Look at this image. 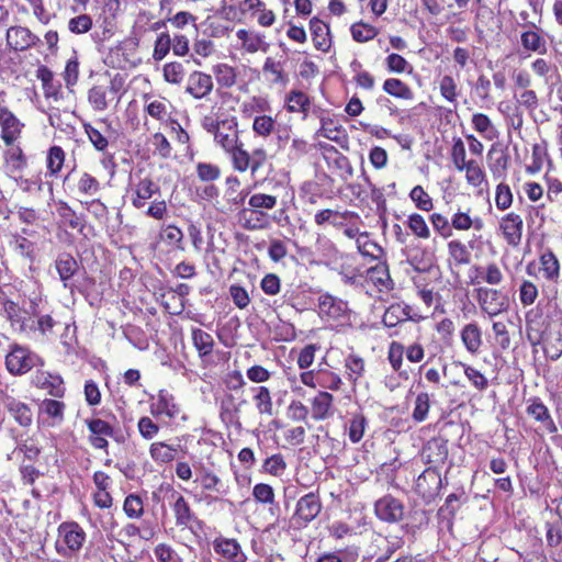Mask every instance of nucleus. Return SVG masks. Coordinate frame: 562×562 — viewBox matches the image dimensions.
Segmentation results:
<instances>
[{"label":"nucleus","mask_w":562,"mask_h":562,"mask_svg":"<svg viewBox=\"0 0 562 562\" xmlns=\"http://www.w3.org/2000/svg\"><path fill=\"white\" fill-rule=\"evenodd\" d=\"M475 299L481 312L490 318L508 312L510 306L508 295L495 288L480 286L475 289Z\"/></svg>","instance_id":"nucleus-1"},{"label":"nucleus","mask_w":562,"mask_h":562,"mask_svg":"<svg viewBox=\"0 0 562 562\" xmlns=\"http://www.w3.org/2000/svg\"><path fill=\"white\" fill-rule=\"evenodd\" d=\"M86 541V532L77 522H63L58 527L56 549L63 555L80 550Z\"/></svg>","instance_id":"nucleus-2"},{"label":"nucleus","mask_w":562,"mask_h":562,"mask_svg":"<svg viewBox=\"0 0 562 562\" xmlns=\"http://www.w3.org/2000/svg\"><path fill=\"white\" fill-rule=\"evenodd\" d=\"M159 190V186L151 178L135 175L131 177L127 195L134 207L142 209Z\"/></svg>","instance_id":"nucleus-3"},{"label":"nucleus","mask_w":562,"mask_h":562,"mask_svg":"<svg viewBox=\"0 0 562 562\" xmlns=\"http://www.w3.org/2000/svg\"><path fill=\"white\" fill-rule=\"evenodd\" d=\"M526 273L548 282H557L560 278V262L551 250H547L541 254L538 262L531 261L526 266Z\"/></svg>","instance_id":"nucleus-4"},{"label":"nucleus","mask_w":562,"mask_h":562,"mask_svg":"<svg viewBox=\"0 0 562 562\" xmlns=\"http://www.w3.org/2000/svg\"><path fill=\"white\" fill-rule=\"evenodd\" d=\"M35 364L32 352L20 346L14 345L5 357V367L13 375H22L29 372Z\"/></svg>","instance_id":"nucleus-5"},{"label":"nucleus","mask_w":562,"mask_h":562,"mask_svg":"<svg viewBox=\"0 0 562 562\" xmlns=\"http://www.w3.org/2000/svg\"><path fill=\"white\" fill-rule=\"evenodd\" d=\"M322 510V502L315 493L302 496L295 506L293 519L300 526H306L314 520Z\"/></svg>","instance_id":"nucleus-6"},{"label":"nucleus","mask_w":562,"mask_h":562,"mask_svg":"<svg viewBox=\"0 0 562 562\" xmlns=\"http://www.w3.org/2000/svg\"><path fill=\"white\" fill-rule=\"evenodd\" d=\"M318 313L327 321L344 322L347 319L348 305L338 297L323 294L318 299Z\"/></svg>","instance_id":"nucleus-7"},{"label":"nucleus","mask_w":562,"mask_h":562,"mask_svg":"<svg viewBox=\"0 0 562 562\" xmlns=\"http://www.w3.org/2000/svg\"><path fill=\"white\" fill-rule=\"evenodd\" d=\"M214 89L213 77L210 74L193 70L187 80L186 92L195 100L207 99Z\"/></svg>","instance_id":"nucleus-8"},{"label":"nucleus","mask_w":562,"mask_h":562,"mask_svg":"<svg viewBox=\"0 0 562 562\" xmlns=\"http://www.w3.org/2000/svg\"><path fill=\"white\" fill-rule=\"evenodd\" d=\"M213 137L216 145L222 147L224 151L233 149L235 145L240 143L237 119L235 116L223 119Z\"/></svg>","instance_id":"nucleus-9"},{"label":"nucleus","mask_w":562,"mask_h":562,"mask_svg":"<svg viewBox=\"0 0 562 562\" xmlns=\"http://www.w3.org/2000/svg\"><path fill=\"white\" fill-rule=\"evenodd\" d=\"M499 231L509 246H518L522 238V217L515 212L505 214L499 221Z\"/></svg>","instance_id":"nucleus-10"},{"label":"nucleus","mask_w":562,"mask_h":562,"mask_svg":"<svg viewBox=\"0 0 562 562\" xmlns=\"http://www.w3.org/2000/svg\"><path fill=\"white\" fill-rule=\"evenodd\" d=\"M15 457L21 461L20 471L22 479L27 484H33L35 481V443L34 441L26 440L15 452Z\"/></svg>","instance_id":"nucleus-11"},{"label":"nucleus","mask_w":562,"mask_h":562,"mask_svg":"<svg viewBox=\"0 0 562 562\" xmlns=\"http://www.w3.org/2000/svg\"><path fill=\"white\" fill-rule=\"evenodd\" d=\"M520 45L526 52L544 55L548 50L543 31L531 24L520 33Z\"/></svg>","instance_id":"nucleus-12"},{"label":"nucleus","mask_w":562,"mask_h":562,"mask_svg":"<svg viewBox=\"0 0 562 562\" xmlns=\"http://www.w3.org/2000/svg\"><path fill=\"white\" fill-rule=\"evenodd\" d=\"M214 551L226 562H246L247 555L237 540L218 537L213 541Z\"/></svg>","instance_id":"nucleus-13"},{"label":"nucleus","mask_w":562,"mask_h":562,"mask_svg":"<svg viewBox=\"0 0 562 562\" xmlns=\"http://www.w3.org/2000/svg\"><path fill=\"white\" fill-rule=\"evenodd\" d=\"M526 413L536 422L540 423L549 434L558 432V427L549 412V408L539 397H531L527 401Z\"/></svg>","instance_id":"nucleus-14"},{"label":"nucleus","mask_w":562,"mask_h":562,"mask_svg":"<svg viewBox=\"0 0 562 562\" xmlns=\"http://www.w3.org/2000/svg\"><path fill=\"white\" fill-rule=\"evenodd\" d=\"M420 318L422 316L408 304L395 303L386 308L382 322L386 327H395L407 319L419 321Z\"/></svg>","instance_id":"nucleus-15"},{"label":"nucleus","mask_w":562,"mask_h":562,"mask_svg":"<svg viewBox=\"0 0 562 562\" xmlns=\"http://www.w3.org/2000/svg\"><path fill=\"white\" fill-rule=\"evenodd\" d=\"M441 487V475L435 469H426L416 480L417 493L427 499L438 494Z\"/></svg>","instance_id":"nucleus-16"},{"label":"nucleus","mask_w":562,"mask_h":562,"mask_svg":"<svg viewBox=\"0 0 562 562\" xmlns=\"http://www.w3.org/2000/svg\"><path fill=\"white\" fill-rule=\"evenodd\" d=\"M4 308L12 324L16 325L20 330H24L31 326V316L35 310V303L32 300H30L29 302V307H26L25 305L20 306L18 303L8 301L4 304Z\"/></svg>","instance_id":"nucleus-17"},{"label":"nucleus","mask_w":562,"mask_h":562,"mask_svg":"<svg viewBox=\"0 0 562 562\" xmlns=\"http://www.w3.org/2000/svg\"><path fill=\"white\" fill-rule=\"evenodd\" d=\"M375 514L381 520L394 522L403 517L404 507L396 498L384 496L375 503Z\"/></svg>","instance_id":"nucleus-18"},{"label":"nucleus","mask_w":562,"mask_h":562,"mask_svg":"<svg viewBox=\"0 0 562 562\" xmlns=\"http://www.w3.org/2000/svg\"><path fill=\"white\" fill-rule=\"evenodd\" d=\"M236 37L240 42L241 48L248 54L267 52L269 48L265 35L258 32L240 29L236 32Z\"/></svg>","instance_id":"nucleus-19"},{"label":"nucleus","mask_w":562,"mask_h":562,"mask_svg":"<svg viewBox=\"0 0 562 562\" xmlns=\"http://www.w3.org/2000/svg\"><path fill=\"white\" fill-rule=\"evenodd\" d=\"M475 278L472 283H486L491 286H497L504 281V273L495 262H488L483 266L474 267Z\"/></svg>","instance_id":"nucleus-20"},{"label":"nucleus","mask_w":562,"mask_h":562,"mask_svg":"<svg viewBox=\"0 0 562 562\" xmlns=\"http://www.w3.org/2000/svg\"><path fill=\"white\" fill-rule=\"evenodd\" d=\"M150 413L155 417L167 416L168 418H175L179 414V407L171 394L160 391L155 402L150 405Z\"/></svg>","instance_id":"nucleus-21"},{"label":"nucleus","mask_w":562,"mask_h":562,"mask_svg":"<svg viewBox=\"0 0 562 562\" xmlns=\"http://www.w3.org/2000/svg\"><path fill=\"white\" fill-rule=\"evenodd\" d=\"M461 341L471 355H477L483 345L482 330L476 323L465 324L460 331Z\"/></svg>","instance_id":"nucleus-22"},{"label":"nucleus","mask_w":562,"mask_h":562,"mask_svg":"<svg viewBox=\"0 0 562 562\" xmlns=\"http://www.w3.org/2000/svg\"><path fill=\"white\" fill-rule=\"evenodd\" d=\"M7 42L14 50H25L34 44V36L26 27L13 26L7 32Z\"/></svg>","instance_id":"nucleus-23"},{"label":"nucleus","mask_w":562,"mask_h":562,"mask_svg":"<svg viewBox=\"0 0 562 562\" xmlns=\"http://www.w3.org/2000/svg\"><path fill=\"white\" fill-rule=\"evenodd\" d=\"M0 126L2 139L8 145L15 140L21 131L20 122L13 113L5 108H0Z\"/></svg>","instance_id":"nucleus-24"},{"label":"nucleus","mask_w":562,"mask_h":562,"mask_svg":"<svg viewBox=\"0 0 562 562\" xmlns=\"http://www.w3.org/2000/svg\"><path fill=\"white\" fill-rule=\"evenodd\" d=\"M14 249L19 255L29 260V268L32 270L33 252L35 250L34 232L31 228H23L22 233L14 238Z\"/></svg>","instance_id":"nucleus-25"},{"label":"nucleus","mask_w":562,"mask_h":562,"mask_svg":"<svg viewBox=\"0 0 562 562\" xmlns=\"http://www.w3.org/2000/svg\"><path fill=\"white\" fill-rule=\"evenodd\" d=\"M179 445L167 443L164 441L153 442L149 447L150 458L159 464L169 463L178 457Z\"/></svg>","instance_id":"nucleus-26"},{"label":"nucleus","mask_w":562,"mask_h":562,"mask_svg":"<svg viewBox=\"0 0 562 562\" xmlns=\"http://www.w3.org/2000/svg\"><path fill=\"white\" fill-rule=\"evenodd\" d=\"M252 393V401L256 407V411L259 415L272 416L273 412V402L270 390L267 386H252L250 389Z\"/></svg>","instance_id":"nucleus-27"},{"label":"nucleus","mask_w":562,"mask_h":562,"mask_svg":"<svg viewBox=\"0 0 562 562\" xmlns=\"http://www.w3.org/2000/svg\"><path fill=\"white\" fill-rule=\"evenodd\" d=\"M310 29L315 47L322 52H328L331 46L329 36V26L323 21L313 18L310 22Z\"/></svg>","instance_id":"nucleus-28"},{"label":"nucleus","mask_w":562,"mask_h":562,"mask_svg":"<svg viewBox=\"0 0 562 562\" xmlns=\"http://www.w3.org/2000/svg\"><path fill=\"white\" fill-rule=\"evenodd\" d=\"M310 106V97L301 90H291L285 95V110L289 113H301L304 117H306Z\"/></svg>","instance_id":"nucleus-29"},{"label":"nucleus","mask_w":562,"mask_h":562,"mask_svg":"<svg viewBox=\"0 0 562 562\" xmlns=\"http://www.w3.org/2000/svg\"><path fill=\"white\" fill-rule=\"evenodd\" d=\"M171 103L166 98L145 95V112L153 119L165 122L169 117Z\"/></svg>","instance_id":"nucleus-30"},{"label":"nucleus","mask_w":562,"mask_h":562,"mask_svg":"<svg viewBox=\"0 0 562 562\" xmlns=\"http://www.w3.org/2000/svg\"><path fill=\"white\" fill-rule=\"evenodd\" d=\"M333 395L328 392H319L311 402L312 417L315 420H324L331 414Z\"/></svg>","instance_id":"nucleus-31"},{"label":"nucleus","mask_w":562,"mask_h":562,"mask_svg":"<svg viewBox=\"0 0 562 562\" xmlns=\"http://www.w3.org/2000/svg\"><path fill=\"white\" fill-rule=\"evenodd\" d=\"M451 226L457 231H481L483 228V221L479 216H471V211H457L451 216Z\"/></svg>","instance_id":"nucleus-32"},{"label":"nucleus","mask_w":562,"mask_h":562,"mask_svg":"<svg viewBox=\"0 0 562 562\" xmlns=\"http://www.w3.org/2000/svg\"><path fill=\"white\" fill-rule=\"evenodd\" d=\"M277 196L266 193H255L248 200V205L251 210V215L257 216L260 222V216H263V210H272L277 205Z\"/></svg>","instance_id":"nucleus-33"},{"label":"nucleus","mask_w":562,"mask_h":562,"mask_svg":"<svg viewBox=\"0 0 562 562\" xmlns=\"http://www.w3.org/2000/svg\"><path fill=\"white\" fill-rule=\"evenodd\" d=\"M543 351L551 360H558L562 355V323L551 330L543 339Z\"/></svg>","instance_id":"nucleus-34"},{"label":"nucleus","mask_w":562,"mask_h":562,"mask_svg":"<svg viewBox=\"0 0 562 562\" xmlns=\"http://www.w3.org/2000/svg\"><path fill=\"white\" fill-rule=\"evenodd\" d=\"M424 454L429 463H442L448 457L447 442L440 438L429 440L424 448Z\"/></svg>","instance_id":"nucleus-35"},{"label":"nucleus","mask_w":562,"mask_h":562,"mask_svg":"<svg viewBox=\"0 0 562 562\" xmlns=\"http://www.w3.org/2000/svg\"><path fill=\"white\" fill-rule=\"evenodd\" d=\"M37 386L54 397H63L65 394L64 381L59 375L49 373L37 374Z\"/></svg>","instance_id":"nucleus-36"},{"label":"nucleus","mask_w":562,"mask_h":562,"mask_svg":"<svg viewBox=\"0 0 562 562\" xmlns=\"http://www.w3.org/2000/svg\"><path fill=\"white\" fill-rule=\"evenodd\" d=\"M367 276L380 291L392 289V280L389 268L385 263L379 262L374 267L370 268Z\"/></svg>","instance_id":"nucleus-37"},{"label":"nucleus","mask_w":562,"mask_h":562,"mask_svg":"<svg viewBox=\"0 0 562 562\" xmlns=\"http://www.w3.org/2000/svg\"><path fill=\"white\" fill-rule=\"evenodd\" d=\"M172 510L178 526L188 527L194 519L188 502L180 494L173 495Z\"/></svg>","instance_id":"nucleus-38"},{"label":"nucleus","mask_w":562,"mask_h":562,"mask_svg":"<svg viewBox=\"0 0 562 562\" xmlns=\"http://www.w3.org/2000/svg\"><path fill=\"white\" fill-rule=\"evenodd\" d=\"M471 124L473 128L482 135L485 139L493 140L498 136V132L491 119L483 113H475L472 115Z\"/></svg>","instance_id":"nucleus-39"},{"label":"nucleus","mask_w":562,"mask_h":562,"mask_svg":"<svg viewBox=\"0 0 562 562\" xmlns=\"http://www.w3.org/2000/svg\"><path fill=\"white\" fill-rule=\"evenodd\" d=\"M458 171L465 172L467 182L473 188H480L485 182V171L482 165L476 160L470 159L469 162L459 168Z\"/></svg>","instance_id":"nucleus-40"},{"label":"nucleus","mask_w":562,"mask_h":562,"mask_svg":"<svg viewBox=\"0 0 562 562\" xmlns=\"http://www.w3.org/2000/svg\"><path fill=\"white\" fill-rule=\"evenodd\" d=\"M212 72L215 76L217 83L223 88H231L236 83L237 71L228 64L220 63L214 65L212 67Z\"/></svg>","instance_id":"nucleus-41"},{"label":"nucleus","mask_w":562,"mask_h":562,"mask_svg":"<svg viewBox=\"0 0 562 562\" xmlns=\"http://www.w3.org/2000/svg\"><path fill=\"white\" fill-rule=\"evenodd\" d=\"M518 300L522 307L531 306L539 297L538 285L528 279H524L518 285Z\"/></svg>","instance_id":"nucleus-42"},{"label":"nucleus","mask_w":562,"mask_h":562,"mask_svg":"<svg viewBox=\"0 0 562 562\" xmlns=\"http://www.w3.org/2000/svg\"><path fill=\"white\" fill-rule=\"evenodd\" d=\"M191 336L193 345L200 357H205L212 353L214 348V339L209 333L200 328H193Z\"/></svg>","instance_id":"nucleus-43"},{"label":"nucleus","mask_w":562,"mask_h":562,"mask_svg":"<svg viewBox=\"0 0 562 562\" xmlns=\"http://www.w3.org/2000/svg\"><path fill=\"white\" fill-rule=\"evenodd\" d=\"M383 90L395 98L403 100H412L413 91L412 89L402 80L396 78H389L383 82Z\"/></svg>","instance_id":"nucleus-44"},{"label":"nucleus","mask_w":562,"mask_h":562,"mask_svg":"<svg viewBox=\"0 0 562 562\" xmlns=\"http://www.w3.org/2000/svg\"><path fill=\"white\" fill-rule=\"evenodd\" d=\"M65 404L57 400H44L40 406L42 414L47 415L52 422L50 425H59L64 419Z\"/></svg>","instance_id":"nucleus-45"},{"label":"nucleus","mask_w":562,"mask_h":562,"mask_svg":"<svg viewBox=\"0 0 562 562\" xmlns=\"http://www.w3.org/2000/svg\"><path fill=\"white\" fill-rule=\"evenodd\" d=\"M37 78L42 80L44 94L47 99H58L60 85L58 81H54L53 72L47 68L37 69Z\"/></svg>","instance_id":"nucleus-46"},{"label":"nucleus","mask_w":562,"mask_h":562,"mask_svg":"<svg viewBox=\"0 0 562 562\" xmlns=\"http://www.w3.org/2000/svg\"><path fill=\"white\" fill-rule=\"evenodd\" d=\"M448 254L450 260L457 266L470 262L471 254L468 247L460 240H451L448 243Z\"/></svg>","instance_id":"nucleus-47"},{"label":"nucleus","mask_w":562,"mask_h":562,"mask_svg":"<svg viewBox=\"0 0 562 562\" xmlns=\"http://www.w3.org/2000/svg\"><path fill=\"white\" fill-rule=\"evenodd\" d=\"M350 32L353 41L358 43L369 42L379 34V30L375 26L362 21L353 23L350 27Z\"/></svg>","instance_id":"nucleus-48"},{"label":"nucleus","mask_w":562,"mask_h":562,"mask_svg":"<svg viewBox=\"0 0 562 562\" xmlns=\"http://www.w3.org/2000/svg\"><path fill=\"white\" fill-rule=\"evenodd\" d=\"M56 269L61 281L67 285V281L75 274L78 269L77 261L68 254H63L56 261Z\"/></svg>","instance_id":"nucleus-49"},{"label":"nucleus","mask_w":562,"mask_h":562,"mask_svg":"<svg viewBox=\"0 0 562 562\" xmlns=\"http://www.w3.org/2000/svg\"><path fill=\"white\" fill-rule=\"evenodd\" d=\"M317 135L325 137L329 140L339 143L344 137V130L340 125L336 124L329 117H322L321 127L317 131Z\"/></svg>","instance_id":"nucleus-50"},{"label":"nucleus","mask_w":562,"mask_h":562,"mask_svg":"<svg viewBox=\"0 0 562 562\" xmlns=\"http://www.w3.org/2000/svg\"><path fill=\"white\" fill-rule=\"evenodd\" d=\"M232 159L233 167L239 172H245L249 168L250 154L243 148V144L238 143L233 149L226 151Z\"/></svg>","instance_id":"nucleus-51"},{"label":"nucleus","mask_w":562,"mask_h":562,"mask_svg":"<svg viewBox=\"0 0 562 562\" xmlns=\"http://www.w3.org/2000/svg\"><path fill=\"white\" fill-rule=\"evenodd\" d=\"M76 188L80 194L86 196H93L101 190V184L97 178L88 172H83L80 175Z\"/></svg>","instance_id":"nucleus-52"},{"label":"nucleus","mask_w":562,"mask_h":562,"mask_svg":"<svg viewBox=\"0 0 562 562\" xmlns=\"http://www.w3.org/2000/svg\"><path fill=\"white\" fill-rule=\"evenodd\" d=\"M186 76L184 67L179 61H170L162 67L164 80L170 85H180Z\"/></svg>","instance_id":"nucleus-53"},{"label":"nucleus","mask_w":562,"mask_h":562,"mask_svg":"<svg viewBox=\"0 0 562 562\" xmlns=\"http://www.w3.org/2000/svg\"><path fill=\"white\" fill-rule=\"evenodd\" d=\"M316 249L322 252V257L314 261L316 265L329 266L331 261L336 259L338 254L334 244L327 238L318 237L316 241Z\"/></svg>","instance_id":"nucleus-54"},{"label":"nucleus","mask_w":562,"mask_h":562,"mask_svg":"<svg viewBox=\"0 0 562 562\" xmlns=\"http://www.w3.org/2000/svg\"><path fill=\"white\" fill-rule=\"evenodd\" d=\"M276 121L272 116L260 114L255 116L252 122V131L257 136L268 138L274 131Z\"/></svg>","instance_id":"nucleus-55"},{"label":"nucleus","mask_w":562,"mask_h":562,"mask_svg":"<svg viewBox=\"0 0 562 562\" xmlns=\"http://www.w3.org/2000/svg\"><path fill=\"white\" fill-rule=\"evenodd\" d=\"M347 378L357 382L364 373V360L357 355H349L345 360Z\"/></svg>","instance_id":"nucleus-56"},{"label":"nucleus","mask_w":562,"mask_h":562,"mask_svg":"<svg viewBox=\"0 0 562 562\" xmlns=\"http://www.w3.org/2000/svg\"><path fill=\"white\" fill-rule=\"evenodd\" d=\"M406 224L416 237L420 239H428L430 237V229L420 214L413 213L408 215Z\"/></svg>","instance_id":"nucleus-57"},{"label":"nucleus","mask_w":562,"mask_h":562,"mask_svg":"<svg viewBox=\"0 0 562 562\" xmlns=\"http://www.w3.org/2000/svg\"><path fill=\"white\" fill-rule=\"evenodd\" d=\"M196 482L200 483L203 490L226 494V490L222 488L221 479L209 470H203L199 473Z\"/></svg>","instance_id":"nucleus-58"},{"label":"nucleus","mask_w":562,"mask_h":562,"mask_svg":"<svg viewBox=\"0 0 562 562\" xmlns=\"http://www.w3.org/2000/svg\"><path fill=\"white\" fill-rule=\"evenodd\" d=\"M263 72L270 75V80L273 83L285 85L288 76L284 74L283 66L280 61L273 60L271 57L266 58L263 64Z\"/></svg>","instance_id":"nucleus-59"},{"label":"nucleus","mask_w":562,"mask_h":562,"mask_svg":"<svg viewBox=\"0 0 562 562\" xmlns=\"http://www.w3.org/2000/svg\"><path fill=\"white\" fill-rule=\"evenodd\" d=\"M270 109V103L262 97H254L245 101L240 105V111L244 116L250 117L255 113L263 114Z\"/></svg>","instance_id":"nucleus-60"},{"label":"nucleus","mask_w":562,"mask_h":562,"mask_svg":"<svg viewBox=\"0 0 562 562\" xmlns=\"http://www.w3.org/2000/svg\"><path fill=\"white\" fill-rule=\"evenodd\" d=\"M439 90L441 97L449 103L456 104L458 100V86L450 75H445L439 80Z\"/></svg>","instance_id":"nucleus-61"},{"label":"nucleus","mask_w":562,"mask_h":562,"mask_svg":"<svg viewBox=\"0 0 562 562\" xmlns=\"http://www.w3.org/2000/svg\"><path fill=\"white\" fill-rule=\"evenodd\" d=\"M409 198L420 211L429 212L434 207L432 199L422 186H415L409 192Z\"/></svg>","instance_id":"nucleus-62"},{"label":"nucleus","mask_w":562,"mask_h":562,"mask_svg":"<svg viewBox=\"0 0 562 562\" xmlns=\"http://www.w3.org/2000/svg\"><path fill=\"white\" fill-rule=\"evenodd\" d=\"M10 413L14 419L24 427L31 426L32 424V409L21 402H12L9 407Z\"/></svg>","instance_id":"nucleus-63"},{"label":"nucleus","mask_w":562,"mask_h":562,"mask_svg":"<svg viewBox=\"0 0 562 562\" xmlns=\"http://www.w3.org/2000/svg\"><path fill=\"white\" fill-rule=\"evenodd\" d=\"M285 469L286 462L280 453H276L267 458L262 464V471L273 476H281Z\"/></svg>","instance_id":"nucleus-64"}]
</instances>
